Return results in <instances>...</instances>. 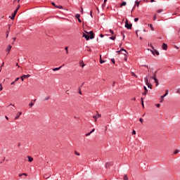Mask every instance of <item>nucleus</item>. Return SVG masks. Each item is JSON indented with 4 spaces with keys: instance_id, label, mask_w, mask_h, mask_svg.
Returning a JSON list of instances; mask_svg holds the SVG:
<instances>
[{
    "instance_id": "nucleus-1",
    "label": "nucleus",
    "mask_w": 180,
    "mask_h": 180,
    "mask_svg": "<svg viewBox=\"0 0 180 180\" xmlns=\"http://www.w3.org/2000/svg\"><path fill=\"white\" fill-rule=\"evenodd\" d=\"M89 34H90V36L88 34H86L85 33H83V37H84L86 39V40H89V39H92L95 37L94 32L91 31L89 32Z\"/></svg>"
},
{
    "instance_id": "nucleus-2",
    "label": "nucleus",
    "mask_w": 180,
    "mask_h": 180,
    "mask_svg": "<svg viewBox=\"0 0 180 180\" xmlns=\"http://www.w3.org/2000/svg\"><path fill=\"white\" fill-rule=\"evenodd\" d=\"M168 95V90H166L165 94L163 96H161L160 102V103H162L164 102V98Z\"/></svg>"
},
{
    "instance_id": "nucleus-3",
    "label": "nucleus",
    "mask_w": 180,
    "mask_h": 180,
    "mask_svg": "<svg viewBox=\"0 0 180 180\" xmlns=\"http://www.w3.org/2000/svg\"><path fill=\"white\" fill-rule=\"evenodd\" d=\"M101 116H102V115L99 114V112H97V115L93 116V118L94 119V122H98V118L101 117Z\"/></svg>"
},
{
    "instance_id": "nucleus-4",
    "label": "nucleus",
    "mask_w": 180,
    "mask_h": 180,
    "mask_svg": "<svg viewBox=\"0 0 180 180\" xmlns=\"http://www.w3.org/2000/svg\"><path fill=\"white\" fill-rule=\"evenodd\" d=\"M144 80H145V82H146V84L147 85V86L148 88H150V89H151V84H150V82H148V77H145Z\"/></svg>"
},
{
    "instance_id": "nucleus-5",
    "label": "nucleus",
    "mask_w": 180,
    "mask_h": 180,
    "mask_svg": "<svg viewBox=\"0 0 180 180\" xmlns=\"http://www.w3.org/2000/svg\"><path fill=\"white\" fill-rule=\"evenodd\" d=\"M131 26H133L131 24H129L128 20H126L125 21V27L127 29H131Z\"/></svg>"
},
{
    "instance_id": "nucleus-6",
    "label": "nucleus",
    "mask_w": 180,
    "mask_h": 180,
    "mask_svg": "<svg viewBox=\"0 0 180 180\" xmlns=\"http://www.w3.org/2000/svg\"><path fill=\"white\" fill-rule=\"evenodd\" d=\"M30 75H23L20 78L21 81H25V79L30 78Z\"/></svg>"
},
{
    "instance_id": "nucleus-7",
    "label": "nucleus",
    "mask_w": 180,
    "mask_h": 180,
    "mask_svg": "<svg viewBox=\"0 0 180 180\" xmlns=\"http://www.w3.org/2000/svg\"><path fill=\"white\" fill-rule=\"evenodd\" d=\"M122 54H124V56H126L127 54V51L126 50H124V49H122L120 51H117V53H119V54H120V53H122Z\"/></svg>"
},
{
    "instance_id": "nucleus-8",
    "label": "nucleus",
    "mask_w": 180,
    "mask_h": 180,
    "mask_svg": "<svg viewBox=\"0 0 180 180\" xmlns=\"http://www.w3.org/2000/svg\"><path fill=\"white\" fill-rule=\"evenodd\" d=\"M153 50H150L151 53L153 54V56L155 54L156 56H158V51L154 49V47L152 46Z\"/></svg>"
},
{
    "instance_id": "nucleus-9",
    "label": "nucleus",
    "mask_w": 180,
    "mask_h": 180,
    "mask_svg": "<svg viewBox=\"0 0 180 180\" xmlns=\"http://www.w3.org/2000/svg\"><path fill=\"white\" fill-rule=\"evenodd\" d=\"M150 79H153L154 82L156 84V86L158 85V80L157 79L155 75H154V76L152 77Z\"/></svg>"
},
{
    "instance_id": "nucleus-10",
    "label": "nucleus",
    "mask_w": 180,
    "mask_h": 180,
    "mask_svg": "<svg viewBox=\"0 0 180 180\" xmlns=\"http://www.w3.org/2000/svg\"><path fill=\"white\" fill-rule=\"evenodd\" d=\"M139 5H140V1H139V0H136L135 1V5H134V6L133 8V11H134V8H136V6H137V8H139Z\"/></svg>"
},
{
    "instance_id": "nucleus-11",
    "label": "nucleus",
    "mask_w": 180,
    "mask_h": 180,
    "mask_svg": "<svg viewBox=\"0 0 180 180\" xmlns=\"http://www.w3.org/2000/svg\"><path fill=\"white\" fill-rule=\"evenodd\" d=\"M162 50H167L168 49V45H167L165 43H163L162 46Z\"/></svg>"
},
{
    "instance_id": "nucleus-12",
    "label": "nucleus",
    "mask_w": 180,
    "mask_h": 180,
    "mask_svg": "<svg viewBox=\"0 0 180 180\" xmlns=\"http://www.w3.org/2000/svg\"><path fill=\"white\" fill-rule=\"evenodd\" d=\"M22 115V112H18L17 114H16V117L15 118V120H18L19 119V117H20V115Z\"/></svg>"
},
{
    "instance_id": "nucleus-13",
    "label": "nucleus",
    "mask_w": 180,
    "mask_h": 180,
    "mask_svg": "<svg viewBox=\"0 0 180 180\" xmlns=\"http://www.w3.org/2000/svg\"><path fill=\"white\" fill-rule=\"evenodd\" d=\"M103 63H106V60H102V56H100V63L103 64Z\"/></svg>"
},
{
    "instance_id": "nucleus-14",
    "label": "nucleus",
    "mask_w": 180,
    "mask_h": 180,
    "mask_svg": "<svg viewBox=\"0 0 180 180\" xmlns=\"http://www.w3.org/2000/svg\"><path fill=\"white\" fill-rule=\"evenodd\" d=\"M148 26L150 28V30H152V32H154V27L153 26V24H148Z\"/></svg>"
},
{
    "instance_id": "nucleus-15",
    "label": "nucleus",
    "mask_w": 180,
    "mask_h": 180,
    "mask_svg": "<svg viewBox=\"0 0 180 180\" xmlns=\"http://www.w3.org/2000/svg\"><path fill=\"white\" fill-rule=\"evenodd\" d=\"M29 162H32L33 161V158L32 156H27Z\"/></svg>"
},
{
    "instance_id": "nucleus-16",
    "label": "nucleus",
    "mask_w": 180,
    "mask_h": 180,
    "mask_svg": "<svg viewBox=\"0 0 180 180\" xmlns=\"http://www.w3.org/2000/svg\"><path fill=\"white\" fill-rule=\"evenodd\" d=\"M12 49V46H11V45H8V48L6 49V51H10V50H11Z\"/></svg>"
},
{
    "instance_id": "nucleus-17",
    "label": "nucleus",
    "mask_w": 180,
    "mask_h": 180,
    "mask_svg": "<svg viewBox=\"0 0 180 180\" xmlns=\"http://www.w3.org/2000/svg\"><path fill=\"white\" fill-rule=\"evenodd\" d=\"M50 99V96H47L44 98V101L46 102V101H49Z\"/></svg>"
},
{
    "instance_id": "nucleus-18",
    "label": "nucleus",
    "mask_w": 180,
    "mask_h": 180,
    "mask_svg": "<svg viewBox=\"0 0 180 180\" xmlns=\"http://www.w3.org/2000/svg\"><path fill=\"white\" fill-rule=\"evenodd\" d=\"M80 65L82 66V68H84V66L85 65V64L84 63V61H80L79 63Z\"/></svg>"
},
{
    "instance_id": "nucleus-19",
    "label": "nucleus",
    "mask_w": 180,
    "mask_h": 180,
    "mask_svg": "<svg viewBox=\"0 0 180 180\" xmlns=\"http://www.w3.org/2000/svg\"><path fill=\"white\" fill-rule=\"evenodd\" d=\"M61 67H63V66H60L59 68H55L53 69V71H58V70H60L61 68Z\"/></svg>"
},
{
    "instance_id": "nucleus-20",
    "label": "nucleus",
    "mask_w": 180,
    "mask_h": 180,
    "mask_svg": "<svg viewBox=\"0 0 180 180\" xmlns=\"http://www.w3.org/2000/svg\"><path fill=\"white\" fill-rule=\"evenodd\" d=\"M110 40H116V35L112 36V37H110Z\"/></svg>"
},
{
    "instance_id": "nucleus-21",
    "label": "nucleus",
    "mask_w": 180,
    "mask_h": 180,
    "mask_svg": "<svg viewBox=\"0 0 180 180\" xmlns=\"http://www.w3.org/2000/svg\"><path fill=\"white\" fill-rule=\"evenodd\" d=\"M141 105H142V108H144V101H143V98H141Z\"/></svg>"
},
{
    "instance_id": "nucleus-22",
    "label": "nucleus",
    "mask_w": 180,
    "mask_h": 180,
    "mask_svg": "<svg viewBox=\"0 0 180 180\" xmlns=\"http://www.w3.org/2000/svg\"><path fill=\"white\" fill-rule=\"evenodd\" d=\"M123 179H124V180H129V177H127V174H124V175Z\"/></svg>"
},
{
    "instance_id": "nucleus-23",
    "label": "nucleus",
    "mask_w": 180,
    "mask_h": 180,
    "mask_svg": "<svg viewBox=\"0 0 180 180\" xmlns=\"http://www.w3.org/2000/svg\"><path fill=\"white\" fill-rule=\"evenodd\" d=\"M121 8L122 6H126V1H123L121 5H120Z\"/></svg>"
},
{
    "instance_id": "nucleus-24",
    "label": "nucleus",
    "mask_w": 180,
    "mask_h": 180,
    "mask_svg": "<svg viewBox=\"0 0 180 180\" xmlns=\"http://www.w3.org/2000/svg\"><path fill=\"white\" fill-rule=\"evenodd\" d=\"M80 16H81V15H79V14H76L75 15L76 19H79Z\"/></svg>"
},
{
    "instance_id": "nucleus-25",
    "label": "nucleus",
    "mask_w": 180,
    "mask_h": 180,
    "mask_svg": "<svg viewBox=\"0 0 180 180\" xmlns=\"http://www.w3.org/2000/svg\"><path fill=\"white\" fill-rule=\"evenodd\" d=\"M15 16H16L15 14L13 13L12 14V17H11V20H13L15 19Z\"/></svg>"
},
{
    "instance_id": "nucleus-26",
    "label": "nucleus",
    "mask_w": 180,
    "mask_h": 180,
    "mask_svg": "<svg viewBox=\"0 0 180 180\" xmlns=\"http://www.w3.org/2000/svg\"><path fill=\"white\" fill-rule=\"evenodd\" d=\"M153 20H157V14L153 16Z\"/></svg>"
},
{
    "instance_id": "nucleus-27",
    "label": "nucleus",
    "mask_w": 180,
    "mask_h": 180,
    "mask_svg": "<svg viewBox=\"0 0 180 180\" xmlns=\"http://www.w3.org/2000/svg\"><path fill=\"white\" fill-rule=\"evenodd\" d=\"M65 50L66 51V54H68V46H66Z\"/></svg>"
},
{
    "instance_id": "nucleus-28",
    "label": "nucleus",
    "mask_w": 180,
    "mask_h": 180,
    "mask_svg": "<svg viewBox=\"0 0 180 180\" xmlns=\"http://www.w3.org/2000/svg\"><path fill=\"white\" fill-rule=\"evenodd\" d=\"M131 75L133 77H135V78H137V75L136 74H134V72H131Z\"/></svg>"
},
{
    "instance_id": "nucleus-29",
    "label": "nucleus",
    "mask_w": 180,
    "mask_h": 180,
    "mask_svg": "<svg viewBox=\"0 0 180 180\" xmlns=\"http://www.w3.org/2000/svg\"><path fill=\"white\" fill-rule=\"evenodd\" d=\"M19 79H20V77H17L15 80V82H18V81H19Z\"/></svg>"
},
{
    "instance_id": "nucleus-30",
    "label": "nucleus",
    "mask_w": 180,
    "mask_h": 180,
    "mask_svg": "<svg viewBox=\"0 0 180 180\" xmlns=\"http://www.w3.org/2000/svg\"><path fill=\"white\" fill-rule=\"evenodd\" d=\"M34 105V103H30V105H29V106H30V108H32V106H33Z\"/></svg>"
},
{
    "instance_id": "nucleus-31",
    "label": "nucleus",
    "mask_w": 180,
    "mask_h": 180,
    "mask_svg": "<svg viewBox=\"0 0 180 180\" xmlns=\"http://www.w3.org/2000/svg\"><path fill=\"white\" fill-rule=\"evenodd\" d=\"M109 165H110V164L107 162V163L105 164V168H108V167H109Z\"/></svg>"
},
{
    "instance_id": "nucleus-32",
    "label": "nucleus",
    "mask_w": 180,
    "mask_h": 180,
    "mask_svg": "<svg viewBox=\"0 0 180 180\" xmlns=\"http://www.w3.org/2000/svg\"><path fill=\"white\" fill-rule=\"evenodd\" d=\"M91 132H89V133L86 134L85 136H86V137H88V136H91Z\"/></svg>"
},
{
    "instance_id": "nucleus-33",
    "label": "nucleus",
    "mask_w": 180,
    "mask_h": 180,
    "mask_svg": "<svg viewBox=\"0 0 180 180\" xmlns=\"http://www.w3.org/2000/svg\"><path fill=\"white\" fill-rule=\"evenodd\" d=\"M8 36H9V31H7V32H6V38H7V39H8Z\"/></svg>"
},
{
    "instance_id": "nucleus-34",
    "label": "nucleus",
    "mask_w": 180,
    "mask_h": 180,
    "mask_svg": "<svg viewBox=\"0 0 180 180\" xmlns=\"http://www.w3.org/2000/svg\"><path fill=\"white\" fill-rule=\"evenodd\" d=\"M179 153V150H174V154H178Z\"/></svg>"
},
{
    "instance_id": "nucleus-35",
    "label": "nucleus",
    "mask_w": 180,
    "mask_h": 180,
    "mask_svg": "<svg viewBox=\"0 0 180 180\" xmlns=\"http://www.w3.org/2000/svg\"><path fill=\"white\" fill-rule=\"evenodd\" d=\"M75 154L76 155H80L79 153H78V152H77V151H75Z\"/></svg>"
},
{
    "instance_id": "nucleus-36",
    "label": "nucleus",
    "mask_w": 180,
    "mask_h": 180,
    "mask_svg": "<svg viewBox=\"0 0 180 180\" xmlns=\"http://www.w3.org/2000/svg\"><path fill=\"white\" fill-rule=\"evenodd\" d=\"M56 8H58V9H63V6H56Z\"/></svg>"
},
{
    "instance_id": "nucleus-37",
    "label": "nucleus",
    "mask_w": 180,
    "mask_h": 180,
    "mask_svg": "<svg viewBox=\"0 0 180 180\" xmlns=\"http://www.w3.org/2000/svg\"><path fill=\"white\" fill-rule=\"evenodd\" d=\"M20 8V5H18L17 8L15 9L16 11H19V9Z\"/></svg>"
},
{
    "instance_id": "nucleus-38",
    "label": "nucleus",
    "mask_w": 180,
    "mask_h": 180,
    "mask_svg": "<svg viewBox=\"0 0 180 180\" xmlns=\"http://www.w3.org/2000/svg\"><path fill=\"white\" fill-rule=\"evenodd\" d=\"M139 21V18H134V22H138Z\"/></svg>"
},
{
    "instance_id": "nucleus-39",
    "label": "nucleus",
    "mask_w": 180,
    "mask_h": 180,
    "mask_svg": "<svg viewBox=\"0 0 180 180\" xmlns=\"http://www.w3.org/2000/svg\"><path fill=\"white\" fill-rule=\"evenodd\" d=\"M4 88L2 87V84H0V91H2Z\"/></svg>"
},
{
    "instance_id": "nucleus-40",
    "label": "nucleus",
    "mask_w": 180,
    "mask_h": 180,
    "mask_svg": "<svg viewBox=\"0 0 180 180\" xmlns=\"http://www.w3.org/2000/svg\"><path fill=\"white\" fill-rule=\"evenodd\" d=\"M79 95H82V92H81V89H79Z\"/></svg>"
},
{
    "instance_id": "nucleus-41",
    "label": "nucleus",
    "mask_w": 180,
    "mask_h": 180,
    "mask_svg": "<svg viewBox=\"0 0 180 180\" xmlns=\"http://www.w3.org/2000/svg\"><path fill=\"white\" fill-rule=\"evenodd\" d=\"M77 19H78V22H79V23H82V20H81L80 18H77Z\"/></svg>"
},
{
    "instance_id": "nucleus-42",
    "label": "nucleus",
    "mask_w": 180,
    "mask_h": 180,
    "mask_svg": "<svg viewBox=\"0 0 180 180\" xmlns=\"http://www.w3.org/2000/svg\"><path fill=\"white\" fill-rule=\"evenodd\" d=\"M94 131H95V129H93L90 131V133L92 134V133H94Z\"/></svg>"
},
{
    "instance_id": "nucleus-43",
    "label": "nucleus",
    "mask_w": 180,
    "mask_h": 180,
    "mask_svg": "<svg viewBox=\"0 0 180 180\" xmlns=\"http://www.w3.org/2000/svg\"><path fill=\"white\" fill-rule=\"evenodd\" d=\"M139 122H141V123H143V118H140Z\"/></svg>"
},
{
    "instance_id": "nucleus-44",
    "label": "nucleus",
    "mask_w": 180,
    "mask_h": 180,
    "mask_svg": "<svg viewBox=\"0 0 180 180\" xmlns=\"http://www.w3.org/2000/svg\"><path fill=\"white\" fill-rule=\"evenodd\" d=\"M161 12H162V9H159L158 10V13H161Z\"/></svg>"
},
{
    "instance_id": "nucleus-45",
    "label": "nucleus",
    "mask_w": 180,
    "mask_h": 180,
    "mask_svg": "<svg viewBox=\"0 0 180 180\" xmlns=\"http://www.w3.org/2000/svg\"><path fill=\"white\" fill-rule=\"evenodd\" d=\"M22 175H24V176H27V174L26 173H22Z\"/></svg>"
},
{
    "instance_id": "nucleus-46",
    "label": "nucleus",
    "mask_w": 180,
    "mask_h": 180,
    "mask_svg": "<svg viewBox=\"0 0 180 180\" xmlns=\"http://www.w3.org/2000/svg\"><path fill=\"white\" fill-rule=\"evenodd\" d=\"M132 134H136V131L135 130L132 131Z\"/></svg>"
},
{
    "instance_id": "nucleus-47",
    "label": "nucleus",
    "mask_w": 180,
    "mask_h": 180,
    "mask_svg": "<svg viewBox=\"0 0 180 180\" xmlns=\"http://www.w3.org/2000/svg\"><path fill=\"white\" fill-rule=\"evenodd\" d=\"M13 13L16 15V13H18V10H15Z\"/></svg>"
},
{
    "instance_id": "nucleus-48",
    "label": "nucleus",
    "mask_w": 180,
    "mask_h": 180,
    "mask_svg": "<svg viewBox=\"0 0 180 180\" xmlns=\"http://www.w3.org/2000/svg\"><path fill=\"white\" fill-rule=\"evenodd\" d=\"M15 82H11V85H15Z\"/></svg>"
},
{
    "instance_id": "nucleus-49",
    "label": "nucleus",
    "mask_w": 180,
    "mask_h": 180,
    "mask_svg": "<svg viewBox=\"0 0 180 180\" xmlns=\"http://www.w3.org/2000/svg\"><path fill=\"white\" fill-rule=\"evenodd\" d=\"M51 4H52L53 6H56V7L57 6H56V4H54V2H52Z\"/></svg>"
},
{
    "instance_id": "nucleus-50",
    "label": "nucleus",
    "mask_w": 180,
    "mask_h": 180,
    "mask_svg": "<svg viewBox=\"0 0 180 180\" xmlns=\"http://www.w3.org/2000/svg\"><path fill=\"white\" fill-rule=\"evenodd\" d=\"M111 61L113 64H115V59H112Z\"/></svg>"
},
{
    "instance_id": "nucleus-51",
    "label": "nucleus",
    "mask_w": 180,
    "mask_h": 180,
    "mask_svg": "<svg viewBox=\"0 0 180 180\" xmlns=\"http://www.w3.org/2000/svg\"><path fill=\"white\" fill-rule=\"evenodd\" d=\"M110 32H111L112 34H114L113 31L112 30H110Z\"/></svg>"
},
{
    "instance_id": "nucleus-52",
    "label": "nucleus",
    "mask_w": 180,
    "mask_h": 180,
    "mask_svg": "<svg viewBox=\"0 0 180 180\" xmlns=\"http://www.w3.org/2000/svg\"><path fill=\"white\" fill-rule=\"evenodd\" d=\"M143 88L145 89V91L147 92V87L144 86Z\"/></svg>"
},
{
    "instance_id": "nucleus-53",
    "label": "nucleus",
    "mask_w": 180,
    "mask_h": 180,
    "mask_svg": "<svg viewBox=\"0 0 180 180\" xmlns=\"http://www.w3.org/2000/svg\"><path fill=\"white\" fill-rule=\"evenodd\" d=\"M105 3H103V4H102L103 8H105Z\"/></svg>"
},
{
    "instance_id": "nucleus-54",
    "label": "nucleus",
    "mask_w": 180,
    "mask_h": 180,
    "mask_svg": "<svg viewBox=\"0 0 180 180\" xmlns=\"http://www.w3.org/2000/svg\"><path fill=\"white\" fill-rule=\"evenodd\" d=\"M13 41H16V37L13 38Z\"/></svg>"
},
{
    "instance_id": "nucleus-55",
    "label": "nucleus",
    "mask_w": 180,
    "mask_h": 180,
    "mask_svg": "<svg viewBox=\"0 0 180 180\" xmlns=\"http://www.w3.org/2000/svg\"><path fill=\"white\" fill-rule=\"evenodd\" d=\"M18 176H23V174H20Z\"/></svg>"
},
{
    "instance_id": "nucleus-56",
    "label": "nucleus",
    "mask_w": 180,
    "mask_h": 180,
    "mask_svg": "<svg viewBox=\"0 0 180 180\" xmlns=\"http://www.w3.org/2000/svg\"><path fill=\"white\" fill-rule=\"evenodd\" d=\"M143 95H147V91H145Z\"/></svg>"
},
{
    "instance_id": "nucleus-57",
    "label": "nucleus",
    "mask_w": 180,
    "mask_h": 180,
    "mask_svg": "<svg viewBox=\"0 0 180 180\" xmlns=\"http://www.w3.org/2000/svg\"><path fill=\"white\" fill-rule=\"evenodd\" d=\"M5 117L6 119V120H9V118L8 117V116H6Z\"/></svg>"
},
{
    "instance_id": "nucleus-58",
    "label": "nucleus",
    "mask_w": 180,
    "mask_h": 180,
    "mask_svg": "<svg viewBox=\"0 0 180 180\" xmlns=\"http://www.w3.org/2000/svg\"><path fill=\"white\" fill-rule=\"evenodd\" d=\"M124 61H127V57L124 58Z\"/></svg>"
},
{
    "instance_id": "nucleus-59",
    "label": "nucleus",
    "mask_w": 180,
    "mask_h": 180,
    "mask_svg": "<svg viewBox=\"0 0 180 180\" xmlns=\"http://www.w3.org/2000/svg\"><path fill=\"white\" fill-rule=\"evenodd\" d=\"M9 106H15V105L11 103V104L9 105Z\"/></svg>"
},
{
    "instance_id": "nucleus-60",
    "label": "nucleus",
    "mask_w": 180,
    "mask_h": 180,
    "mask_svg": "<svg viewBox=\"0 0 180 180\" xmlns=\"http://www.w3.org/2000/svg\"><path fill=\"white\" fill-rule=\"evenodd\" d=\"M100 37H103V34H101Z\"/></svg>"
},
{
    "instance_id": "nucleus-61",
    "label": "nucleus",
    "mask_w": 180,
    "mask_h": 180,
    "mask_svg": "<svg viewBox=\"0 0 180 180\" xmlns=\"http://www.w3.org/2000/svg\"><path fill=\"white\" fill-rule=\"evenodd\" d=\"M4 63H3L2 65H1V67H4Z\"/></svg>"
},
{
    "instance_id": "nucleus-62",
    "label": "nucleus",
    "mask_w": 180,
    "mask_h": 180,
    "mask_svg": "<svg viewBox=\"0 0 180 180\" xmlns=\"http://www.w3.org/2000/svg\"><path fill=\"white\" fill-rule=\"evenodd\" d=\"M20 146V143H19L18 144V147H19Z\"/></svg>"
},
{
    "instance_id": "nucleus-63",
    "label": "nucleus",
    "mask_w": 180,
    "mask_h": 180,
    "mask_svg": "<svg viewBox=\"0 0 180 180\" xmlns=\"http://www.w3.org/2000/svg\"><path fill=\"white\" fill-rule=\"evenodd\" d=\"M132 101H136V98H132Z\"/></svg>"
},
{
    "instance_id": "nucleus-64",
    "label": "nucleus",
    "mask_w": 180,
    "mask_h": 180,
    "mask_svg": "<svg viewBox=\"0 0 180 180\" xmlns=\"http://www.w3.org/2000/svg\"><path fill=\"white\" fill-rule=\"evenodd\" d=\"M112 86H115V82L112 83Z\"/></svg>"
}]
</instances>
